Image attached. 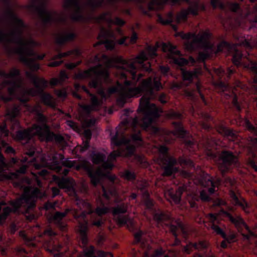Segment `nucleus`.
<instances>
[{"label":"nucleus","mask_w":257,"mask_h":257,"mask_svg":"<svg viewBox=\"0 0 257 257\" xmlns=\"http://www.w3.org/2000/svg\"><path fill=\"white\" fill-rule=\"evenodd\" d=\"M151 79L152 82L153 92L151 93L143 89L141 92V95L143 93L145 94L140 99L138 112L141 114L142 117L139 118L136 115L134 117H131V120H124L121 122L122 128L118 126L116 128L114 136H112L111 132L110 134L111 136V145L118 149L122 147L125 148L127 155L133 157L137 163L140 165L147 163L145 157L143 155L136 153V147L131 144V142L138 145L143 144L140 127L145 131L154 128L156 132H159V128L153 126V124L160 117L163 109L150 101L151 99H157L162 104L167 102V95L165 93L159 94L157 92L163 88L160 78L151 76L147 79Z\"/></svg>","instance_id":"1"},{"label":"nucleus","mask_w":257,"mask_h":257,"mask_svg":"<svg viewBox=\"0 0 257 257\" xmlns=\"http://www.w3.org/2000/svg\"><path fill=\"white\" fill-rule=\"evenodd\" d=\"M103 196L107 201H110L111 197H114L115 205L112 207L106 205L101 197L98 196L96 199L97 204L94 209L91 204L87 201H82L83 205L86 207V210L78 213L76 210L67 209L66 211L56 212L53 216V219L58 227L63 231L67 229V225L63 221V219L66 215L72 211L74 218L78 222L77 233L82 244L86 246L88 241V233L89 231V223L86 215H90V223L91 226L101 228L104 223L103 215L111 212L116 222L120 226L133 225V220L128 215V204L121 202L118 197L116 190L113 187L106 188L102 186Z\"/></svg>","instance_id":"2"},{"label":"nucleus","mask_w":257,"mask_h":257,"mask_svg":"<svg viewBox=\"0 0 257 257\" xmlns=\"http://www.w3.org/2000/svg\"><path fill=\"white\" fill-rule=\"evenodd\" d=\"M160 47L159 42H157L155 46L148 45L146 48V52H142L134 61L135 62V77H133L132 72L123 66L119 67L121 70L120 78L124 80V86L117 81L116 86H112L108 88L107 92L108 95L113 94L119 93V97L117 99V102L119 105L123 106L128 98L134 97H139L141 95L142 90H145L149 93H152V80L151 79H143L141 84L137 86L138 82L144 76L141 73L137 74L138 66L137 63L142 71L151 73L153 72L151 67V64L149 62L147 61L149 58L154 59L158 56L157 50Z\"/></svg>","instance_id":"3"},{"label":"nucleus","mask_w":257,"mask_h":257,"mask_svg":"<svg viewBox=\"0 0 257 257\" xmlns=\"http://www.w3.org/2000/svg\"><path fill=\"white\" fill-rule=\"evenodd\" d=\"M172 125L174 129L173 135L181 139L190 151H195L200 146L202 147L210 158L217 164L223 176L232 168L239 165L237 157L232 152L224 150L217 154L212 151V149L216 146L214 138L204 137L198 143L190 133L184 128L181 121H173Z\"/></svg>","instance_id":"4"},{"label":"nucleus","mask_w":257,"mask_h":257,"mask_svg":"<svg viewBox=\"0 0 257 257\" xmlns=\"http://www.w3.org/2000/svg\"><path fill=\"white\" fill-rule=\"evenodd\" d=\"M162 49L164 52H168V57L170 62L175 65L181 70L183 79L186 81L188 85L193 83L194 79L196 80L194 84V88L192 92L189 93L190 96L194 100L196 101L200 99L201 102L204 105H208L204 94L202 93V85L198 77V72L195 71H189L184 68L183 67L189 64L190 62L192 64L196 63V60L192 56L187 60L182 57L181 52L178 50L174 45L171 43H162Z\"/></svg>","instance_id":"5"},{"label":"nucleus","mask_w":257,"mask_h":257,"mask_svg":"<svg viewBox=\"0 0 257 257\" xmlns=\"http://www.w3.org/2000/svg\"><path fill=\"white\" fill-rule=\"evenodd\" d=\"M41 191L35 188L31 193L24 194L16 200L10 202L11 207L7 206L2 209V205H5V202L0 203V225L5 223L7 218L11 213H22L25 214L29 220H32L35 217L34 214H31L32 211L36 206V201L38 198L40 197Z\"/></svg>","instance_id":"6"},{"label":"nucleus","mask_w":257,"mask_h":257,"mask_svg":"<svg viewBox=\"0 0 257 257\" xmlns=\"http://www.w3.org/2000/svg\"><path fill=\"white\" fill-rule=\"evenodd\" d=\"M15 139L23 145L26 155L32 158L29 160L26 157L23 158L20 160L22 165L16 172L6 174V179L10 181L17 180L19 178L20 174H25L30 165H33L37 168L40 166V165L37 163L35 154L38 152L37 151L31 132L26 130L18 131L16 133Z\"/></svg>","instance_id":"7"},{"label":"nucleus","mask_w":257,"mask_h":257,"mask_svg":"<svg viewBox=\"0 0 257 257\" xmlns=\"http://www.w3.org/2000/svg\"><path fill=\"white\" fill-rule=\"evenodd\" d=\"M103 65L102 62L97 63L96 66L89 69L79 72L76 75V78L80 80L89 79V86L98 90L100 94L105 97L103 85H111L113 82L110 78L108 70L104 69Z\"/></svg>","instance_id":"8"},{"label":"nucleus","mask_w":257,"mask_h":257,"mask_svg":"<svg viewBox=\"0 0 257 257\" xmlns=\"http://www.w3.org/2000/svg\"><path fill=\"white\" fill-rule=\"evenodd\" d=\"M159 159L162 164L163 175L165 177H174L175 174L179 172L177 167L179 163L182 167L195 168L194 162L190 159L181 156L177 160L170 155L169 148L166 145H161L158 148Z\"/></svg>","instance_id":"9"},{"label":"nucleus","mask_w":257,"mask_h":257,"mask_svg":"<svg viewBox=\"0 0 257 257\" xmlns=\"http://www.w3.org/2000/svg\"><path fill=\"white\" fill-rule=\"evenodd\" d=\"M8 17L13 21L16 24L17 28L11 32L10 34L7 35L6 40L3 42H1L5 43L6 42H13L19 46L16 49L15 53L19 55L21 57V54L19 52V50L21 48H32L34 49V47L38 46L39 44L38 42L34 40L32 38L29 39L28 40H25L23 37V29L25 28L26 26L24 21L19 18L14 12L9 8L6 12Z\"/></svg>","instance_id":"10"},{"label":"nucleus","mask_w":257,"mask_h":257,"mask_svg":"<svg viewBox=\"0 0 257 257\" xmlns=\"http://www.w3.org/2000/svg\"><path fill=\"white\" fill-rule=\"evenodd\" d=\"M77 37L76 34L74 32H65L59 34L56 39V43L59 46L57 49V54L53 57V61L49 63L50 67H57L64 63L61 60L63 58L71 56L72 58L80 57L82 51L79 48H75L65 52L61 51V48L65 46L67 42L73 41Z\"/></svg>","instance_id":"11"},{"label":"nucleus","mask_w":257,"mask_h":257,"mask_svg":"<svg viewBox=\"0 0 257 257\" xmlns=\"http://www.w3.org/2000/svg\"><path fill=\"white\" fill-rule=\"evenodd\" d=\"M21 71L16 68L8 73L4 70H0V76L6 79L2 83L3 87L8 86V95L0 92V98L5 102L13 100L17 96L18 89L21 86Z\"/></svg>","instance_id":"12"},{"label":"nucleus","mask_w":257,"mask_h":257,"mask_svg":"<svg viewBox=\"0 0 257 257\" xmlns=\"http://www.w3.org/2000/svg\"><path fill=\"white\" fill-rule=\"evenodd\" d=\"M26 74L36 88V89L34 88L28 89L27 91L28 94L33 97L38 95L43 104L51 108H54L55 103L53 97L51 94L43 91V88L46 87L48 85V81L45 79L40 78L29 71H27Z\"/></svg>","instance_id":"13"},{"label":"nucleus","mask_w":257,"mask_h":257,"mask_svg":"<svg viewBox=\"0 0 257 257\" xmlns=\"http://www.w3.org/2000/svg\"><path fill=\"white\" fill-rule=\"evenodd\" d=\"M244 125L245 128L255 137L248 138L246 148L248 156V164L257 172V165L255 161L257 159V126H254L246 117L244 119Z\"/></svg>","instance_id":"14"},{"label":"nucleus","mask_w":257,"mask_h":257,"mask_svg":"<svg viewBox=\"0 0 257 257\" xmlns=\"http://www.w3.org/2000/svg\"><path fill=\"white\" fill-rule=\"evenodd\" d=\"M28 8L32 13L39 17L45 29L56 22L54 14L47 10L46 2L42 0H32Z\"/></svg>","instance_id":"15"},{"label":"nucleus","mask_w":257,"mask_h":257,"mask_svg":"<svg viewBox=\"0 0 257 257\" xmlns=\"http://www.w3.org/2000/svg\"><path fill=\"white\" fill-rule=\"evenodd\" d=\"M93 62L95 63L102 62L107 68L113 66L114 64L117 65L118 68L122 66L126 67V68L132 72L133 77H136L134 71L135 69V62L132 60L125 59L121 56H116L111 58L105 54H103L101 56H99V55H95L93 57Z\"/></svg>","instance_id":"16"},{"label":"nucleus","mask_w":257,"mask_h":257,"mask_svg":"<svg viewBox=\"0 0 257 257\" xmlns=\"http://www.w3.org/2000/svg\"><path fill=\"white\" fill-rule=\"evenodd\" d=\"M208 218L209 221L211 222V229L217 235H220L223 238V240L220 243V246L221 248L223 249L227 248L229 244H231L236 240V236L235 233L231 232L227 233L225 231L226 229L225 226H223L222 228L215 223L218 219L216 214L210 213L208 215Z\"/></svg>","instance_id":"17"},{"label":"nucleus","mask_w":257,"mask_h":257,"mask_svg":"<svg viewBox=\"0 0 257 257\" xmlns=\"http://www.w3.org/2000/svg\"><path fill=\"white\" fill-rule=\"evenodd\" d=\"M21 54L20 61L33 70L40 69V65L35 62V60H42L45 57L44 53L38 54L33 49L21 48L19 50Z\"/></svg>","instance_id":"18"},{"label":"nucleus","mask_w":257,"mask_h":257,"mask_svg":"<svg viewBox=\"0 0 257 257\" xmlns=\"http://www.w3.org/2000/svg\"><path fill=\"white\" fill-rule=\"evenodd\" d=\"M44 234L48 237L44 243L46 250L53 255V257H62L64 253L61 251L62 245L55 239L56 232L51 228L46 229Z\"/></svg>","instance_id":"19"},{"label":"nucleus","mask_w":257,"mask_h":257,"mask_svg":"<svg viewBox=\"0 0 257 257\" xmlns=\"http://www.w3.org/2000/svg\"><path fill=\"white\" fill-rule=\"evenodd\" d=\"M184 2L189 6H191L193 1L191 0H151L147 4V10H145L141 6V9L143 13L149 17H152L151 12H158L163 10L166 4H169L171 6L180 5L181 2Z\"/></svg>","instance_id":"20"},{"label":"nucleus","mask_w":257,"mask_h":257,"mask_svg":"<svg viewBox=\"0 0 257 257\" xmlns=\"http://www.w3.org/2000/svg\"><path fill=\"white\" fill-rule=\"evenodd\" d=\"M227 216L229 221L234 225L238 231L240 233L244 239L249 241L251 238H257V234L251 230L239 215H233L228 213Z\"/></svg>","instance_id":"21"},{"label":"nucleus","mask_w":257,"mask_h":257,"mask_svg":"<svg viewBox=\"0 0 257 257\" xmlns=\"http://www.w3.org/2000/svg\"><path fill=\"white\" fill-rule=\"evenodd\" d=\"M199 182L202 187L207 189V190H203L200 192L199 198L202 201L208 202L211 199L209 195L214 193L215 188L220 184L221 180L217 179L216 181H215L208 174L203 173V175Z\"/></svg>","instance_id":"22"},{"label":"nucleus","mask_w":257,"mask_h":257,"mask_svg":"<svg viewBox=\"0 0 257 257\" xmlns=\"http://www.w3.org/2000/svg\"><path fill=\"white\" fill-rule=\"evenodd\" d=\"M214 85L219 91L223 93L227 99H231L232 106L238 112H240L242 110V107L238 101L237 95L234 92L231 86L229 84L220 80L215 82Z\"/></svg>","instance_id":"23"},{"label":"nucleus","mask_w":257,"mask_h":257,"mask_svg":"<svg viewBox=\"0 0 257 257\" xmlns=\"http://www.w3.org/2000/svg\"><path fill=\"white\" fill-rule=\"evenodd\" d=\"M138 189L144 192L147 196V198L145 201L146 207L148 209L153 212L154 219L158 224H161L165 221H170L171 220V217L170 215L162 211L157 212L154 208L153 201L150 198L149 194L148 191L146 190V185L144 184H142L141 187H138Z\"/></svg>","instance_id":"24"},{"label":"nucleus","mask_w":257,"mask_h":257,"mask_svg":"<svg viewBox=\"0 0 257 257\" xmlns=\"http://www.w3.org/2000/svg\"><path fill=\"white\" fill-rule=\"evenodd\" d=\"M97 39L99 41L95 43L94 47L104 45L107 50L112 51L115 49V36L111 29L102 28L97 36Z\"/></svg>","instance_id":"25"},{"label":"nucleus","mask_w":257,"mask_h":257,"mask_svg":"<svg viewBox=\"0 0 257 257\" xmlns=\"http://www.w3.org/2000/svg\"><path fill=\"white\" fill-rule=\"evenodd\" d=\"M206 6L203 4H201L198 1L195 0L193 3L188 7L187 9L182 10L176 16V21L177 23H180L182 22H186L188 19L189 15L193 16H197L199 15V11H205Z\"/></svg>","instance_id":"26"},{"label":"nucleus","mask_w":257,"mask_h":257,"mask_svg":"<svg viewBox=\"0 0 257 257\" xmlns=\"http://www.w3.org/2000/svg\"><path fill=\"white\" fill-rule=\"evenodd\" d=\"M121 155L119 150L113 151L108 157L101 153H94L92 154V161L95 165H102L103 167L107 169H112L113 165L112 162L115 161L118 157Z\"/></svg>","instance_id":"27"},{"label":"nucleus","mask_w":257,"mask_h":257,"mask_svg":"<svg viewBox=\"0 0 257 257\" xmlns=\"http://www.w3.org/2000/svg\"><path fill=\"white\" fill-rule=\"evenodd\" d=\"M74 89L75 91L73 92V96L74 97L80 100H82V96L79 93V92H84L90 97L91 102V104L90 105L93 106V108L94 109L96 107L98 106L99 102L98 97L96 95L91 93L86 86L79 83H76L74 85Z\"/></svg>","instance_id":"28"},{"label":"nucleus","mask_w":257,"mask_h":257,"mask_svg":"<svg viewBox=\"0 0 257 257\" xmlns=\"http://www.w3.org/2000/svg\"><path fill=\"white\" fill-rule=\"evenodd\" d=\"M9 131L5 122L0 123V150L5 149V153L10 155H15L16 150L2 138L9 136Z\"/></svg>","instance_id":"29"},{"label":"nucleus","mask_w":257,"mask_h":257,"mask_svg":"<svg viewBox=\"0 0 257 257\" xmlns=\"http://www.w3.org/2000/svg\"><path fill=\"white\" fill-rule=\"evenodd\" d=\"M54 180L60 188L65 189L66 191L74 194L76 200H78V197L74 187L75 181L72 178L64 177L60 178L54 176Z\"/></svg>","instance_id":"30"},{"label":"nucleus","mask_w":257,"mask_h":257,"mask_svg":"<svg viewBox=\"0 0 257 257\" xmlns=\"http://www.w3.org/2000/svg\"><path fill=\"white\" fill-rule=\"evenodd\" d=\"M64 8L69 11L76 12L78 22H84L85 18L82 14L80 0H64Z\"/></svg>","instance_id":"31"},{"label":"nucleus","mask_w":257,"mask_h":257,"mask_svg":"<svg viewBox=\"0 0 257 257\" xmlns=\"http://www.w3.org/2000/svg\"><path fill=\"white\" fill-rule=\"evenodd\" d=\"M35 118L38 124H35L34 127L36 131V135L40 137L47 131V130L50 129L49 125L47 124L48 118L43 112L38 114Z\"/></svg>","instance_id":"32"},{"label":"nucleus","mask_w":257,"mask_h":257,"mask_svg":"<svg viewBox=\"0 0 257 257\" xmlns=\"http://www.w3.org/2000/svg\"><path fill=\"white\" fill-rule=\"evenodd\" d=\"M39 138L44 139L47 142L55 141L60 145H64L66 144L65 140L61 135L56 134L51 132L50 129L49 130H47V131Z\"/></svg>","instance_id":"33"},{"label":"nucleus","mask_w":257,"mask_h":257,"mask_svg":"<svg viewBox=\"0 0 257 257\" xmlns=\"http://www.w3.org/2000/svg\"><path fill=\"white\" fill-rule=\"evenodd\" d=\"M85 169L91 180V183L94 186H96L100 182L102 176L101 171L99 169L95 170L90 166H86Z\"/></svg>","instance_id":"34"},{"label":"nucleus","mask_w":257,"mask_h":257,"mask_svg":"<svg viewBox=\"0 0 257 257\" xmlns=\"http://www.w3.org/2000/svg\"><path fill=\"white\" fill-rule=\"evenodd\" d=\"M229 196L233 204L240 207L245 213H249V211L247 210L248 204L242 197H239L236 193L232 190L229 191Z\"/></svg>","instance_id":"35"},{"label":"nucleus","mask_w":257,"mask_h":257,"mask_svg":"<svg viewBox=\"0 0 257 257\" xmlns=\"http://www.w3.org/2000/svg\"><path fill=\"white\" fill-rule=\"evenodd\" d=\"M84 254L85 257H106L109 254L111 257H113V254L110 252H107L103 250H96L93 245H90L88 247H85L84 249Z\"/></svg>","instance_id":"36"},{"label":"nucleus","mask_w":257,"mask_h":257,"mask_svg":"<svg viewBox=\"0 0 257 257\" xmlns=\"http://www.w3.org/2000/svg\"><path fill=\"white\" fill-rule=\"evenodd\" d=\"M185 190L186 188L184 186L178 187L176 191H174L173 189L169 190L167 193L170 201L176 204H179L181 200L182 193Z\"/></svg>","instance_id":"37"},{"label":"nucleus","mask_w":257,"mask_h":257,"mask_svg":"<svg viewBox=\"0 0 257 257\" xmlns=\"http://www.w3.org/2000/svg\"><path fill=\"white\" fill-rule=\"evenodd\" d=\"M216 127L218 133L224 137H230L232 139L237 138V135L233 130L227 127L222 123L217 124Z\"/></svg>","instance_id":"38"},{"label":"nucleus","mask_w":257,"mask_h":257,"mask_svg":"<svg viewBox=\"0 0 257 257\" xmlns=\"http://www.w3.org/2000/svg\"><path fill=\"white\" fill-rule=\"evenodd\" d=\"M207 245L205 242H189L184 246L183 250L185 253L190 254L194 250H201L207 248Z\"/></svg>","instance_id":"39"},{"label":"nucleus","mask_w":257,"mask_h":257,"mask_svg":"<svg viewBox=\"0 0 257 257\" xmlns=\"http://www.w3.org/2000/svg\"><path fill=\"white\" fill-rule=\"evenodd\" d=\"M174 19V15L173 12H169L166 15L164 18L160 14H157V21L163 25H172Z\"/></svg>","instance_id":"40"},{"label":"nucleus","mask_w":257,"mask_h":257,"mask_svg":"<svg viewBox=\"0 0 257 257\" xmlns=\"http://www.w3.org/2000/svg\"><path fill=\"white\" fill-rule=\"evenodd\" d=\"M85 140L83 141L82 146H78L76 148L77 151L78 150L80 153H83L87 150L90 147V141L91 138V133L90 131H86L85 133Z\"/></svg>","instance_id":"41"},{"label":"nucleus","mask_w":257,"mask_h":257,"mask_svg":"<svg viewBox=\"0 0 257 257\" xmlns=\"http://www.w3.org/2000/svg\"><path fill=\"white\" fill-rule=\"evenodd\" d=\"M179 228L181 229L184 234H187V232L185 229V227L181 222L178 221L177 222V225H174L172 224H169V229L170 232L172 233V235L175 237L176 240H178L177 237L178 234L177 232Z\"/></svg>","instance_id":"42"},{"label":"nucleus","mask_w":257,"mask_h":257,"mask_svg":"<svg viewBox=\"0 0 257 257\" xmlns=\"http://www.w3.org/2000/svg\"><path fill=\"white\" fill-rule=\"evenodd\" d=\"M93 110V106L90 104H81L80 105L79 113L83 119H85L90 116Z\"/></svg>","instance_id":"43"},{"label":"nucleus","mask_w":257,"mask_h":257,"mask_svg":"<svg viewBox=\"0 0 257 257\" xmlns=\"http://www.w3.org/2000/svg\"><path fill=\"white\" fill-rule=\"evenodd\" d=\"M104 3V0H88V4L94 12L97 8L102 7Z\"/></svg>","instance_id":"44"},{"label":"nucleus","mask_w":257,"mask_h":257,"mask_svg":"<svg viewBox=\"0 0 257 257\" xmlns=\"http://www.w3.org/2000/svg\"><path fill=\"white\" fill-rule=\"evenodd\" d=\"M227 6L230 11L237 14L241 15L242 10L239 4L236 2H228Z\"/></svg>","instance_id":"45"},{"label":"nucleus","mask_w":257,"mask_h":257,"mask_svg":"<svg viewBox=\"0 0 257 257\" xmlns=\"http://www.w3.org/2000/svg\"><path fill=\"white\" fill-rule=\"evenodd\" d=\"M123 177L126 180L135 181L136 180V174L134 171L130 170H125L122 174Z\"/></svg>","instance_id":"46"},{"label":"nucleus","mask_w":257,"mask_h":257,"mask_svg":"<svg viewBox=\"0 0 257 257\" xmlns=\"http://www.w3.org/2000/svg\"><path fill=\"white\" fill-rule=\"evenodd\" d=\"M144 232L142 230H139L134 235V239L136 243L141 245H145V240L143 238Z\"/></svg>","instance_id":"47"},{"label":"nucleus","mask_w":257,"mask_h":257,"mask_svg":"<svg viewBox=\"0 0 257 257\" xmlns=\"http://www.w3.org/2000/svg\"><path fill=\"white\" fill-rule=\"evenodd\" d=\"M19 109L18 107H15L11 112H8V114L11 117L12 119L14 121L15 123L18 126L20 125V123L16 118L19 115Z\"/></svg>","instance_id":"48"},{"label":"nucleus","mask_w":257,"mask_h":257,"mask_svg":"<svg viewBox=\"0 0 257 257\" xmlns=\"http://www.w3.org/2000/svg\"><path fill=\"white\" fill-rule=\"evenodd\" d=\"M168 117L170 119H181L183 118V115L179 112H176L174 110H171L167 113Z\"/></svg>","instance_id":"49"},{"label":"nucleus","mask_w":257,"mask_h":257,"mask_svg":"<svg viewBox=\"0 0 257 257\" xmlns=\"http://www.w3.org/2000/svg\"><path fill=\"white\" fill-rule=\"evenodd\" d=\"M108 22L110 24H113L119 27H122L125 24L124 20L118 17H116L114 20H112L111 18H109Z\"/></svg>","instance_id":"50"},{"label":"nucleus","mask_w":257,"mask_h":257,"mask_svg":"<svg viewBox=\"0 0 257 257\" xmlns=\"http://www.w3.org/2000/svg\"><path fill=\"white\" fill-rule=\"evenodd\" d=\"M199 198L196 196L192 197V199L189 201L190 207L194 210H197L198 208L197 202L199 201Z\"/></svg>","instance_id":"51"},{"label":"nucleus","mask_w":257,"mask_h":257,"mask_svg":"<svg viewBox=\"0 0 257 257\" xmlns=\"http://www.w3.org/2000/svg\"><path fill=\"white\" fill-rule=\"evenodd\" d=\"M159 71L164 76H168L170 73V69L168 65H160L159 66Z\"/></svg>","instance_id":"52"},{"label":"nucleus","mask_w":257,"mask_h":257,"mask_svg":"<svg viewBox=\"0 0 257 257\" xmlns=\"http://www.w3.org/2000/svg\"><path fill=\"white\" fill-rule=\"evenodd\" d=\"M217 71L218 74L219 75H222L225 73H226L227 76L228 78H230L231 76L235 72V70L231 69L230 68H228L227 69L226 72H225V71L221 68L217 70Z\"/></svg>","instance_id":"53"},{"label":"nucleus","mask_w":257,"mask_h":257,"mask_svg":"<svg viewBox=\"0 0 257 257\" xmlns=\"http://www.w3.org/2000/svg\"><path fill=\"white\" fill-rule=\"evenodd\" d=\"M59 157H60V161H62L63 166L68 167V168H71L73 166V163L72 161L68 160H64L65 158L63 155L60 154Z\"/></svg>","instance_id":"54"},{"label":"nucleus","mask_w":257,"mask_h":257,"mask_svg":"<svg viewBox=\"0 0 257 257\" xmlns=\"http://www.w3.org/2000/svg\"><path fill=\"white\" fill-rule=\"evenodd\" d=\"M210 4L214 9H216L218 7L221 9L224 8V5L220 0H210Z\"/></svg>","instance_id":"55"},{"label":"nucleus","mask_w":257,"mask_h":257,"mask_svg":"<svg viewBox=\"0 0 257 257\" xmlns=\"http://www.w3.org/2000/svg\"><path fill=\"white\" fill-rule=\"evenodd\" d=\"M181 174L183 177L188 179L189 180L193 179L194 177L193 173L186 170H182L181 172Z\"/></svg>","instance_id":"56"},{"label":"nucleus","mask_w":257,"mask_h":257,"mask_svg":"<svg viewBox=\"0 0 257 257\" xmlns=\"http://www.w3.org/2000/svg\"><path fill=\"white\" fill-rule=\"evenodd\" d=\"M32 111L34 113L35 116L43 112L42 107L39 104L34 106L32 109Z\"/></svg>","instance_id":"57"},{"label":"nucleus","mask_w":257,"mask_h":257,"mask_svg":"<svg viewBox=\"0 0 257 257\" xmlns=\"http://www.w3.org/2000/svg\"><path fill=\"white\" fill-rule=\"evenodd\" d=\"M56 203H53L50 201H48L45 203L44 208L46 210H49L50 209H55Z\"/></svg>","instance_id":"58"},{"label":"nucleus","mask_w":257,"mask_h":257,"mask_svg":"<svg viewBox=\"0 0 257 257\" xmlns=\"http://www.w3.org/2000/svg\"><path fill=\"white\" fill-rule=\"evenodd\" d=\"M53 163L55 165L56 171L60 173L62 170V167L60 164V162L58 161L55 157H54Z\"/></svg>","instance_id":"59"},{"label":"nucleus","mask_w":257,"mask_h":257,"mask_svg":"<svg viewBox=\"0 0 257 257\" xmlns=\"http://www.w3.org/2000/svg\"><path fill=\"white\" fill-rule=\"evenodd\" d=\"M57 96L61 98H65L67 96V93L65 90H58L57 91Z\"/></svg>","instance_id":"60"},{"label":"nucleus","mask_w":257,"mask_h":257,"mask_svg":"<svg viewBox=\"0 0 257 257\" xmlns=\"http://www.w3.org/2000/svg\"><path fill=\"white\" fill-rule=\"evenodd\" d=\"M138 39V36L137 33L136 32H135L134 31H133L132 36L131 37V39H130L131 42L132 43H136Z\"/></svg>","instance_id":"61"},{"label":"nucleus","mask_w":257,"mask_h":257,"mask_svg":"<svg viewBox=\"0 0 257 257\" xmlns=\"http://www.w3.org/2000/svg\"><path fill=\"white\" fill-rule=\"evenodd\" d=\"M49 172L46 169H43L42 170L38 172L39 175L43 179H46L47 176L48 175Z\"/></svg>","instance_id":"62"},{"label":"nucleus","mask_w":257,"mask_h":257,"mask_svg":"<svg viewBox=\"0 0 257 257\" xmlns=\"http://www.w3.org/2000/svg\"><path fill=\"white\" fill-rule=\"evenodd\" d=\"M19 101L24 105H26L29 101V98L26 96H23L19 97Z\"/></svg>","instance_id":"63"},{"label":"nucleus","mask_w":257,"mask_h":257,"mask_svg":"<svg viewBox=\"0 0 257 257\" xmlns=\"http://www.w3.org/2000/svg\"><path fill=\"white\" fill-rule=\"evenodd\" d=\"M52 197H55L60 193V190L57 187H53L52 188Z\"/></svg>","instance_id":"64"}]
</instances>
